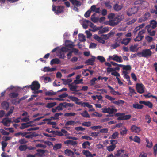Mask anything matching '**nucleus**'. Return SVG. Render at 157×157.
Returning a JSON list of instances; mask_svg holds the SVG:
<instances>
[{
  "mask_svg": "<svg viewBox=\"0 0 157 157\" xmlns=\"http://www.w3.org/2000/svg\"><path fill=\"white\" fill-rule=\"evenodd\" d=\"M81 115L83 117L85 118H90V116L87 112L85 110L80 113Z\"/></svg>",
  "mask_w": 157,
  "mask_h": 157,
  "instance_id": "nucleus-32",
  "label": "nucleus"
},
{
  "mask_svg": "<svg viewBox=\"0 0 157 157\" xmlns=\"http://www.w3.org/2000/svg\"><path fill=\"white\" fill-rule=\"evenodd\" d=\"M146 141L147 143V144L146 145V147H151L152 145V143L151 141H149V140L147 139H146Z\"/></svg>",
  "mask_w": 157,
  "mask_h": 157,
  "instance_id": "nucleus-51",
  "label": "nucleus"
},
{
  "mask_svg": "<svg viewBox=\"0 0 157 157\" xmlns=\"http://www.w3.org/2000/svg\"><path fill=\"white\" fill-rule=\"evenodd\" d=\"M133 107L134 108L141 109L143 108V106L138 104H135L133 105Z\"/></svg>",
  "mask_w": 157,
  "mask_h": 157,
  "instance_id": "nucleus-37",
  "label": "nucleus"
},
{
  "mask_svg": "<svg viewBox=\"0 0 157 157\" xmlns=\"http://www.w3.org/2000/svg\"><path fill=\"white\" fill-rule=\"evenodd\" d=\"M131 40V38H125L123 39L121 44L125 45H127Z\"/></svg>",
  "mask_w": 157,
  "mask_h": 157,
  "instance_id": "nucleus-16",
  "label": "nucleus"
},
{
  "mask_svg": "<svg viewBox=\"0 0 157 157\" xmlns=\"http://www.w3.org/2000/svg\"><path fill=\"white\" fill-rule=\"evenodd\" d=\"M18 95V94L17 93L13 92L10 94V96L12 98L17 97Z\"/></svg>",
  "mask_w": 157,
  "mask_h": 157,
  "instance_id": "nucleus-46",
  "label": "nucleus"
},
{
  "mask_svg": "<svg viewBox=\"0 0 157 157\" xmlns=\"http://www.w3.org/2000/svg\"><path fill=\"white\" fill-rule=\"evenodd\" d=\"M79 40L81 42H84L86 41V38L85 36L83 34L78 35Z\"/></svg>",
  "mask_w": 157,
  "mask_h": 157,
  "instance_id": "nucleus-33",
  "label": "nucleus"
},
{
  "mask_svg": "<svg viewBox=\"0 0 157 157\" xmlns=\"http://www.w3.org/2000/svg\"><path fill=\"white\" fill-rule=\"evenodd\" d=\"M150 24L151 25L152 29L157 27V22L155 20H153L150 21Z\"/></svg>",
  "mask_w": 157,
  "mask_h": 157,
  "instance_id": "nucleus-19",
  "label": "nucleus"
},
{
  "mask_svg": "<svg viewBox=\"0 0 157 157\" xmlns=\"http://www.w3.org/2000/svg\"><path fill=\"white\" fill-rule=\"evenodd\" d=\"M89 26L90 27L93 29H89V30L93 32H95L98 30H100L103 27L102 26L97 27L92 23H90V24H89Z\"/></svg>",
  "mask_w": 157,
  "mask_h": 157,
  "instance_id": "nucleus-7",
  "label": "nucleus"
},
{
  "mask_svg": "<svg viewBox=\"0 0 157 157\" xmlns=\"http://www.w3.org/2000/svg\"><path fill=\"white\" fill-rule=\"evenodd\" d=\"M0 132L4 135H9L10 134L9 132L6 131L3 129H1Z\"/></svg>",
  "mask_w": 157,
  "mask_h": 157,
  "instance_id": "nucleus-54",
  "label": "nucleus"
},
{
  "mask_svg": "<svg viewBox=\"0 0 157 157\" xmlns=\"http://www.w3.org/2000/svg\"><path fill=\"white\" fill-rule=\"evenodd\" d=\"M122 7L123 6L122 5H120L117 4H116L113 7L114 10L116 11H119L121 10Z\"/></svg>",
  "mask_w": 157,
  "mask_h": 157,
  "instance_id": "nucleus-28",
  "label": "nucleus"
},
{
  "mask_svg": "<svg viewBox=\"0 0 157 157\" xmlns=\"http://www.w3.org/2000/svg\"><path fill=\"white\" fill-rule=\"evenodd\" d=\"M28 148V147L26 145H21L19 146V149L21 151L26 150Z\"/></svg>",
  "mask_w": 157,
  "mask_h": 157,
  "instance_id": "nucleus-36",
  "label": "nucleus"
},
{
  "mask_svg": "<svg viewBox=\"0 0 157 157\" xmlns=\"http://www.w3.org/2000/svg\"><path fill=\"white\" fill-rule=\"evenodd\" d=\"M131 129L132 132L137 133H139L141 130L140 127H137L134 125L131 126Z\"/></svg>",
  "mask_w": 157,
  "mask_h": 157,
  "instance_id": "nucleus-13",
  "label": "nucleus"
},
{
  "mask_svg": "<svg viewBox=\"0 0 157 157\" xmlns=\"http://www.w3.org/2000/svg\"><path fill=\"white\" fill-rule=\"evenodd\" d=\"M136 20V18H133L131 20L128 22L127 23V24L128 25H130L133 23H134Z\"/></svg>",
  "mask_w": 157,
  "mask_h": 157,
  "instance_id": "nucleus-58",
  "label": "nucleus"
},
{
  "mask_svg": "<svg viewBox=\"0 0 157 157\" xmlns=\"http://www.w3.org/2000/svg\"><path fill=\"white\" fill-rule=\"evenodd\" d=\"M114 157H128V154L124 150H120L117 151Z\"/></svg>",
  "mask_w": 157,
  "mask_h": 157,
  "instance_id": "nucleus-3",
  "label": "nucleus"
},
{
  "mask_svg": "<svg viewBox=\"0 0 157 157\" xmlns=\"http://www.w3.org/2000/svg\"><path fill=\"white\" fill-rule=\"evenodd\" d=\"M65 46L68 48H73L74 47L75 45L73 42L68 41L66 43Z\"/></svg>",
  "mask_w": 157,
  "mask_h": 157,
  "instance_id": "nucleus-23",
  "label": "nucleus"
},
{
  "mask_svg": "<svg viewBox=\"0 0 157 157\" xmlns=\"http://www.w3.org/2000/svg\"><path fill=\"white\" fill-rule=\"evenodd\" d=\"M76 115V113L73 112H71L69 113H65L64 116L66 117H72Z\"/></svg>",
  "mask_w": 157,
  "mask_h": 157,
  "instance_id": "nucleus-38",
  "label": "nucleus"
},
{
  "mask_svg": "<svg viewBox=\"0 0 157 157\" xmlns=\"http://www.w3.org/2000/svg\"><path fill=\"white\" fill-rule=\"evenodd\" d=\"M61 80L63 81V83L65 85H66L68 83H70L72 81L71 80L69 79H61Z\"/></svg>",
  "mask_w": 157,
  "mask_h": 157,
  "instance_id": "nucleus-47",
  "label": "nucleus"
},
{
  "mask_svg": "<svg viewBox=\"0 0 157 157\" xmlns=\"http://www.w3.org/2000/svg\"><path fill=\"white\" fill-rule=\"evenodd\" d=\"M76 123L74 121L70 120L67 121L65 124L66 126L74 125Z\"/></svg>",
  "mask_w": 157,
  "mask_h": 157,
  "instance_id": "nucleus-35",
  "label": "nucleus"
},
{
  "mask_svg": "<svg viewBox=\"0 0 157 157\" xmlns=\"http://www.w3.org/2000/svg\"><path fill=\"white\" fill-rule=\"evenodd\" d=\"M64 153L66 155L68 156H73L74 155V152L69 149H66L64 151Z\"/></svg>",
  "mask_w": 157,
  "mask_h": 157,
  "instance_id": "nucleus-20",
  "label": "nucleus"
},
{
  "mask_svg": "<svg viewBox=\"0 0 157 157\" xmlns=\"http://www.w3.org/2000/svg\"><path fill=\"white\" fill-rule=\"evenodd\" d=\"M75 129L76 131H83L85 130V128L81 126L77 127L75 128Z\"/></svg>",
  "mask_w": 157,
  "mask_h": 157,
  "instance_id": "nucleus-59",
  "label": "nucleus"
},
{
  "mask_svg": "<svg viewBox=\"0 0 157 157\" xmlns=\"http://www.w3.org/2000/svg\"><path fill=\"white\" fill-rule=\"evenodd\" d=\"M27 132L22 133V132H18L15 134V136H18L19 135H21L23 137L25 136L27 134Z\"/></svg>",
  "mask_w": 157,
  "mask_h": 157,
  "instance_id": "nucleus-52",
  "label": "nucleus"
},
{
  "mask_svg": "<svg viewBox=\"0 0 157 157\" xmlns=\"http://www.w3.org/2000/svg\"><path fill=\"white\" fill-rule=\"evenodd\" d=\"M144 37V36H140L138 35V36L134 39V40L135 41H139L142 40Z\"/></svg>",
  "mask_w": 157,
  "mask_h": 157,
  "instance_id": "nucleus-43",
  "label": "nucleus"
},
{
  "mask_svg": "<svg viewBox=\"0 0 157 157\" xmlns=\"http://www.w3.org/2000/svg\"><path fill=\"white\" fill-rule=\"evenodd\" d=\"M68 48V47H66V46L65 47H63L61 49L60 51H61L62 52H67L71 50L70 49H69Z\"/></svg>",
  "mask_w": 157,
  "mask_h": 157,
  "instance_id": "nucleus-41",
  "label": "nucleus"
},
{
  "mask_svg": "<svg viewBox=\"0 0 157 157\" xmlns=\"http://www.w3.org/2000/svg\"><path fill=\"white\" fill-rule=\"evenodd\" d=\"M94 37L95 40L101 43L104 44L105 43V41L103 39L101 36L100 37L97 35H94Z\"/></svg>",
  "mask_w": 157,
  "mask_h": 157,
  "instance_id": "nucleus-11",
  "label": "nucleus"
},
{
  "mask_svg": "<svg viewBox=\"0 0 157 157\" xmlns=\"http://www.w3.org/2000/svg\"><path fill=\"white\" fill-rule=\"evenodd\" d=\"M64 7L63 6H59L57 7V10L56 11V14L63 13L64 11Z\"/></svg>",
  "mask_w": 157,
  "mask_h": 157,
  "instance_id": "nucleus-17",
  "label": "nucleus"
},
{
  "mask_svg": "<svg viewBox=\"0 0 157 157\" xmlns=\"http://www.w3.org/2000/svg\"><path fill=\"white\" fill-rule=\"evenodd\" d=\"M113 103L116 105H118L119 104H122L124 103V101L122 100H119L117 101H116L113 102Z\"/></svg>",
  "mask_w": 157,
  "mask_h": 157,
  "instance_id": "nucleus-53",
  "label": "nucleus"
},
{
  "mask_svg": "<svg viewBox=\"0 0 157 157\" xmlns=\"http://www.w3.org/2000/svg\"><path fill=\"white\" fill-rule=\"evenodd\" d=\"M123 35V33H117L116 35L117 37L115 40L116 42L118 43H121V42L123 40L122 37Z\"/></svg>",
  "mask_w": 157,
  "mask_h": 157,
  "instance_id": "nucleus-9",
  "label": "nucleus"
},
{
  "mask_svg": "<svg viewBox=\"0 0 157 157\" xmlns=\"http://www.w3.org/2000/svg\"><path fill=\"white\" fill-rule=\"evenodd\" d=\"M56 109L58 111L62 110L63 109V106L61 103L59 104V105L56 107Z\"/></svg>",
  "mask_w": 157,
  "mask_h": 157,
  "instance_id": "nucleus-64",
  "label": "nucleus"
},
{
  "mask_svg": "<svg viewBox=\"0 0 157 157\" xmlns=\"http://www.w3.org/2000/svg\"><path fill=\"white\" fill-rule=\"evenodd\" d=\"M30 86L32 90H38L40 88V86L37 81H34L32 82Z\"/></svg>",
  "mask_w": 157,
  "mask_h": 157,
  "instance_id": "nucleus-5",
  "label": "nucleus"
},
{
  "mask_svg": "<svg viewBox=\"0 0 157 157\" xmlns=\"http://www.w3.org/2000/svg\"><path fill=\"white\" fill-rule=\"evenodd\" d=\"M145 105L149 107L150 108H151L153 106L152 103L149 101L146 102Z\"/></svg>",
  "mask_w": 157,
  "mask_h": 157,
  "instance_id": "nucleus-60",
  "label": "nucleus"
},
{
  "mask_svg": "<svg viewBox=\"0 0 157 157\" xmlns=\"http://www.w3.org/2000/svg\"><path fill=\"white\" fill-rule=\"evenodd\" d=\"M11 122V120L10 119H9L8 118H6L3 119L1 122L3 123L5 126H10Z\"/></svg>",
  "mask_w": 157,
  "mask_h": 157,
  "instance_id": "nucleus-10",
  "label": "nucleus"
},
{
  "mask_svg": "<svg viewBox=\"0 0 157 157\" xmlns=\"http://www.w3.org/2000/svg\"><path fill=\"white\" fill-rule=\"evenodd\" d=\"M98 34H101L105 33L106 32H108L109 31V28L107 27L102 28L100 30H99Z\"/></svg>",
  "mask_w": 157,
  "mask_h": 157,
  "instance_id": "nucleus-22",
  "label": "nucleus"
},
{
  "mask_svg": "<svg viewBox=\"0 0 157 157\" xmlns=\"http://www.w3.org/2000/svg\"><path fill=\"white\" fill-rule=\"evenodd\" d=\"M149 34V35L151 36H155V31L153 30H151L148 31L147 32Z\"/></svg>",
  "mask_w": 157,
  "mask_h": 157,
  "instance_id": "nucleus-55",
  "label": "nucleus"
},
{
  "mask_svg": "<svg viewBox=\"0 0 157 157\" xmlns=\"http://www.w3.org/2000/svg\"><path fill=\"white\" fill-rule=\"evenodd\" d=\"M95 14H93L91 17V21L94 22L95 23L98 21V19L94 17Z\"/></svg>",
  "mask_w": 157,
  "mask_h": 157,
  "instance_id": "nucleus-44",
  "label": "nucleus"
},
{
  "mask_svg": "<svg viewBox=\"0 0 157 157\" xmlns=\"http://www.w3.org/2000/svg\"><path fill=\"white\" fill-rule=\"evenodd\" d=\"M69 86L71 90L73 91H78L79 90H77L78 86L76 85H72L71 84L69 85Z\"/></svg>",
  "mask_w": 157,
  "mask_h": 157,
  "instance_id": "nucleus-25",
  "label": "nucleus"
},
{
  "mask_svg": "<svg viewBox=\"0 0 157 157\" xmlns=\"http://www.w3.org/2000/svg\"><path fill=\"white\" fill-rule=\"evenodd\" d=\"M136 12L137 10L136 8H131L128 10L127 14L128 16H130L132 14H134Z\"/></svg>",
  "mask_w": 157,
  "mask_h": 157,
  "instance_id": "nucleus-14",
  "label": "nucleus"
},
{
  "mask_svg": "<svg viewBox=\"0 0 157 157\" xmlns=\"http://www.w3.org/2000/svg\"><path fill=\"white\" fill-rule=\"evenodd\" d=\"M56 105L57 103L56 102L48 103L46 105V107L47 108H51L54 106Z\"/></svg>",
  "mask_w": 157,
  "mask_h": 157,
  "instance_id": "nucleus-34",
  "label": "nucleus"
},
{
  "mask_svg": "<svg viewBox=\"0 0 157 157\" xmlns=\"http://www.w3.org/2000/svg\"><path fill=\"white\" fill-rule=\"evenodd\" d=\"M62 145L61 144H55L53 146V149L54 150H57L58 149H60L61 148Z\"/></svg>",
  "mask_w": 157,
  "mask_h": 157,
  "instance_id": "nucleus-31",
  "label": "nucleus"
},
{
  "mask_svg": "<svg viewBox=\"0 0 157 157\" xmlns=\"http://www.w3.org/2000/svg\"><path fill=\"white\" fill-rule=\"evenodd\" d=\"M82 125L83 126L89 127L91 125V122L90 121L85 122L82 123Z\"/></svg>",
  "mask_w": 157,
  "mask_h": 157,
  "instance_id": "nucleus-50",
  "label": "nucleus"
},
{
  "mask_svg": "<svg viewBox=\"0 0 157 157\" xmlns=\"http://www.w3.org/2000/svg\"><path fill=\"white\" fill-rule=\"evenodd\" d=\"M63 107L65 108H67L68 107H72L74 105V104L73 103H68L67 102L61 103Z\"/></svg>",
  "mask_w": 157,
  "mask_h": 157,
  "instance_id": "nucleus-21",
  "label": "nucleus"
},
{
  "mask_svg": "<svg viewBox=\"0 0 157 157\" xmlns=\"http://www.w3.org/2000/svg\"><path fill=\"white\" fill-rule=\"evenodd\" d=\"M18 142L20 144H26L27 142V141H26L24 139H21L19 140Z\"/></svg>",
  "mask_w": 157,
  "mask_h": 157,
  "instance_id": "nucleus-57",
  "label": "nucleus"
},
{
  "mask_svg": "<svg viewBox=\"0 0 157 157\" xmlns=\"http://www.w3.org/2000/svg\"><path fill=\"white\" fill-rule=\"evenodd\" d=\"M68 94H67L66 93H64L60 95L59 96V97L60 98H65L67 97Z\"/></svg>",
  "mask_w": 157,
  "mask_h": 157,
  "instance_id": "nucleus-63",
  "label": "nucleus"
},
{
  "mask_svg": "<svg viewBox=\"0 0 157 157\" xmlns=\"http://www.w3.org/2000/svg\"><path fill=\"white\" fill-rule=\"evenodd\" d=\"M108 18L110 20L109 24L112 26L117 25L124 18L123 15L115 16L113 13H110L108 16Z\"/></svg>",
  "mask_w": 157,
  "mask_h": 157,
  "instance_id": "nucleus-1",
  "label": "nucleus"
},
{
  "mask_svg": "<svg viewBox=\"0 0 157 157\" xmlns=\"http://www.w3.org/2000/svg\"><path fill=\"white\" fill-rule=\"evenodd\" d=\"M70 1L73 5L77 7L80 6L81 5V2L77 0H70Z\"/></svg>",
  "mask_w": 157,
  "mask_h": 157,
  "instance_id": "nucleus-18",
  "label": "nucleus"
},
{
  "mask_svg": "<svg viewBox=\"0 0 157 157\" xmlns=\"http://www.w3.org/2000/svg\"><path fill=\"white\" fill-rule=\"evenodd\" d=\"M97 59L99 60L101 63L104 62L105 61V58L101 56H98L97 57Z\"/></svg>",
  "mask_w": 157,
  "mask_h": 157,
  "instance_id": "nucleus-48",
  "label": "nucleus"
},
{
  "mask_svg": "<svg viewBox=\"0 0 157 157\" xmlns=\"http://www.w3.org/2000/svg\"><path fill=\"white\" fill-rule=\"evenodd\" d=\"M144 86L142 84L137 83L136 85V87L138 92L142 94L144 92Z\"/></svg>",
  "mask_w": 157,
  "mask_h": 157,
  "instance_id": "nucleus-6",
  "label": "nucleus"
},
{
  "mask_svg": "<svg viewBox=\"0 0 157 157\" xmlns=\"http://www.w3.org/2000/svg\"><path fill=\"white\" fill-rule=\"evenodd\" d=\"M90 145V142L88 141H86L84 142L82 144V147L83 148H86L87 146H89Z\"/></svg>",
  "mask_w": 157,
  "mask_h": 157,
  "instance_id": "nucleus-42",
  "label": "nucleus"
},
{
  "mask_svg": "<svg viewBox=\"0 0 157 157\" xmlns=\"http://www.w3.org/2000/svg\"><path fill=\"white\" fill-rule=\"evenodd\" d=\"M137 45H134L131 46L130 48V50L132 52L136 51L137 50Z\"/></svg>",
  "mask_w": 157,
  "mask_h": 157,
  "instance_id": "nucleus-40",
  "label": "nucleus"
},
{
  "mask_svg": "<svg viewBox=\"0 0 157 157\" xmlns=\"http://www.w3.org/2000/svg\"><path fill=\"white\" fill-rule=\"evenodd\" d=\"M56 69L55 68H50L49 67H45L43 69L44 72H52L55 70Z\"/></svg>",
  "mask_w": 157,
  "mask_h": 157,
  "instance_id": "nucleus-27",
  "label": "nucleus"
},
{
  "mask_svg": "<svg viewBox=\"0 0 157 157\" xmlns=\"http://www.w3.org/2000/svg\"><path fill=\"white\" fill-rule=\"evenodd\" d=\"M68 98L72 101L75 102L76 104L80 105L81 103L79 101V99L77 98L74 97V96H69L68 97Z\"/></svg>",
  "mask_w": 157,
  "mask_h": 157,
  "instance_id": "nucleus-12",
  "label": "nucleus"
},
{
  "mask_svg": "<svg viewBox=\"0 0 157 157\" xmlns=\"http://www.w3.org/2000/svg\"><path fill=\"white\" fill-rule=\"evenodd\" d=\"M60 63V60L57 58L52 59L50 62L51 65H53L54 64H59Z\"/></svg>",
  "mask_w": 157,
  "mask_h": 157,
  "instance_id": "nucleus-24",
  "label": "nucleus"
},
{
  "mask_svg": "<svg viewBox=\"0 0 157 157\" xmlns=\"http://www.w3.org/2000/svg\"><path fill=\"white\" fill-rule=\"evenodd\" d=\"M146 39L147 41V42L149 43L151 42L153 40V38L149 36L146 37Z\"/></svg>",
  "mask_w": 157,
  "mask_h": 157,
  "instance_id": "nucleus-61",
  "label": "nucleus"
},
{
  "mask_svg": "<svg viewBox=\"0 0 157 157\" xmlns=\"http://www.w3.org/2000/svg\"><path fill=\"white\" fill-rule=\"evenodd\" d=\"M119 43L118 42H116L114 44H113L111 45V47L113 48H116L120 46V44H119Z\"/></svg>",
  "mask_w": 157,
  "mask_h": 157,
  "instance_id": "nucleus-62",
  "label": "nucleus"
},
{
  "mask_svg": "<svg viewBox=\"0 0 157 157\" xmlns=\"http://www.w3.org/2000/svg\"><path fill=\"white\" fill-rule=\"evenodd\" d=\"M137 55L139 57H143L146 58L150 57L152 55V52L150 49L143 50L141 52L137 53Z\"/></svg>",
  "mask_w": 157,
  "mask_h": 157,
  "instance_id": "nucleus-2",
  "label": "nucleus"
},
{
  "mask_svg": "<svg viewBox=\"0 0 157 157\" xmlns=\"http://www.w3.org/2000/svg\"><path fill=\"white\" fill-rule=\"evenodd\" d=\"M2 105L3 109L6 110L8 109L9 106V103L6 101L3 102L2 103Z\"/></svg>",
  "mask_w": 157,
  "mask_h": 157,
  "instance_id": "nucleus-29",
  "label": "nucleus"
},
{
  "mask_svg": "<svg viewBox=\"0 0 157 157\" xmlns=\"http://www.w3.org/2000/svg\"><path fill=\"white\" fill-rule=\"evenodd\" d=\"M116 146L115 145H112L107 147V149L109 151H112L115 148Z\"/></svg>",
  "mask_w": 157,
  "mask_h": 157,
  "instance_id": "nucleus-39",
  "label": "nucleus"
},
{
  "mask_svg": "<svg viewBox=\"0 0 157 157\" xmlns=\"http://www.w3.org/2000/svg\"><path fill=\"white\" fill-rule=\"evenodd\" d=\"M82 153L86 157H93L92 154L87 150H84L82 151Z\"/></svg>",
  "mask_w": 157,
  "mask_h": 157,
  "instance_id": "nucleus-26",
  "label": "nucleus"
},
{
  "mask_svg": "<svg viewBox=\"0 0 157 157\" xmlns=\"http://www.w3.org/2000/svg\"><path fill=\"white\" fill-rule=\"evenodd\" d=\"M110 58L113 60L116 61L117 62H121L123 61L122 57L117 55H114L111 56Z\"/></svg>",
  "mask_w": 157,
  "mask_h": 157,
  "instance_id": "nucleus-8",
  "label": "nucleus"
},
{
  "mask_svg": "<svg viewBox=\"0 0 157 157\" xmlns=\"http://www.w3.org/2000/svg\"><path fill=\"white\" fill-rule=\"evenodd\" d=\"M155 9H151L150 12L152 13H154L157 14V5H155L154 6Z\"/></svg>",
  "mask_w": 157,
  "mask_h": 157,
  "instance_id": "nucleus-45",
  "label": "nucleus"
},
{
  "mask_svg": "<svg viewBox=\"0 0 157 157\" xmlns=\"http://www.w3.org/2000/svg\"><path fill=\"white\" fill-rule=\"evenodd\" d=\"M104 4H105L106 7L110 9L112 7L110 2L109 1L105 2Z\"/></svg>",
  "mask_w": 157,
  "mask_h": 157,
  "instance_id": "nucleus-49",
  "label": "nucleus"
},
{
  "mask_svg": "<svg viewBox=\"0 0 157 157\" xmlns=\"http://www.w3.org/2000/svg\"><path fill=\"white\" fill-rule=\"evenodd\" d=\"M96 57L94 56H92L91 58L89 59L86 61V63L89 65H93L94 62L95 61Z\"/></svg>",
  "mask_w": 157,
  "mask_h": 157,
  "instance_id": "nucleus-15",
  "label": "nucleus"
},
{
  "mask_svg": "<svg viewBox=\"0 0 157 157\" xmlns=\"http://www.w3.org/2000/svg\"><path fill=\"white\" fill-rule=\"evenodd\" d=\"M102 112L105 113L112 114L117 112V110L113 107L105 108L101 109Z\"/></svg>",
  "mask_w": 157,
  "mask_h": 157,
  "instance_id": "nucleus-4",
  "label": "nucleus"
},
{
  "mask_svg": "<svg viewBox=\"0 0 157 157\" xmlns=\"http://www.w3.org/2000/svg\"><path fill=\"white\" fill-rule=\"evenodd\" d=\"M63 114V113H56L54 115L55 119V120L58 119L59 118V116L62 115Z\"/></svg>",
  "mask_w": 157,
  "mask_h": 157,
  "instance_id": "nucleus-56",
  "label": "nucleus"
},
{
  "mask_svg": "<svg viewBox=\"0 0 157 157\" xmlns=\"http://www.w3.org/2000/svg\"><path fill=\"white\" fill-rule=\"evenodd\" d=\"M31 126V124H28L27 123H22L20 128L21 129H23Z\"/></svg>",
  "mask_w": 157,
  "mask_h": 157,
  "instance_id": "nucleus-30",
  "label": "nucleus"
}]
</instances>
